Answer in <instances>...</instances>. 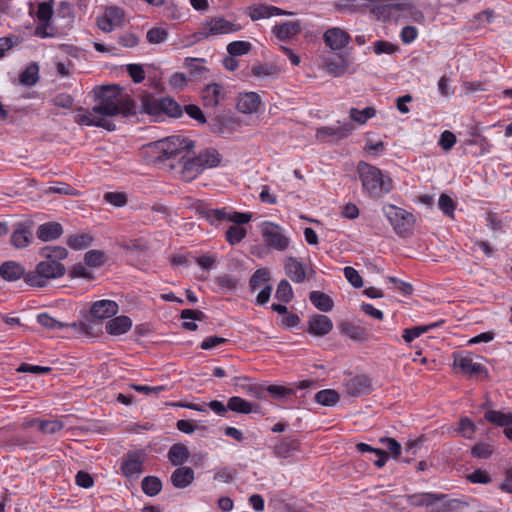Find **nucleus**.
Returning a JSON list of instances; mask_svg holds the SVG:
<instances>
[{
	"instance_id": "nucleus-51",
	"label": "nucleus",
	"mask_w": 512,
	"mask_h": 512,
	"mask_svg": "<svg viewBox=\"0 0 512 512\" xmlns=\"http://www.w3.org/2000/svg\"><path fill=\"white\" fill-rule=\"evenodd\" d=\"M161 103V116L163 114L169 117H179L182 115L181 106L171 98H162L160 99Z\"/></svg>"
},
{
	"instance_id": "nucleus-43",
	"label": "nucleus",
	"mask_w": 512,
	"mask_h": 512,
	"mask_svg": "<svg viewBox=\"0 0 512 512\" xmlns=\"http://www.w3.org/2000/svg\"><path fill=\"white\" fill-rule=\"evenodd\" d=\"M442 497L443 496H438L433 493H419V494L409 495L407 497V501L410 505L416 506V507L429 506Z\"/></svg>"
},
{
	"instance_id": "nucleus-37",
	"label": "nucleus",
	"mask_w": 512,
	"mask_h": 512,
	"mask_svg": "<svg viewBox=\"0 0 512 512\" xmlns=\"http://www.w3.org/2000/svg\"><path fill=\"white\" fill-rule=\"evenodd\" d=\"M203 170L204 169L200 164V161L198 162L197 156L194 158H189L183 163L182 177L186 181H190L199 175Z\"/></svg>"
},
{
	"instance_id": "nucleus-59",
	"label": "nucleus",
	"mask_w": 512,
	"mask_h": 512,
	"mask_svg": "<svg viewBox=\"0 0 512 512\" xmlns=\"http://www.w3.org/2000/svg\"><path fill=\"white\" fill-rule=\"evenodd\" d=\"M85 263L90 267H99L104 264L106 256L100 250H90L84 256Z\"/></svg>"
},
{
	"instance_id": "nucleus-6",
	"label": "nucleus",
	"mask_w": 512,
	"mask_h": 512,
	"mask_svg": "<svg viewBox=\"0 0 512 512\" xmlns=\"http://www.w3.org/2000/svg\"><path fill=\"white\" fill-rule=\"evenodd\" d=\"M261 234L265 245L272 250L285 251L290 245V239L285 235L284 229L273 222L265 221L261 224Z\"/></svg>"
},
{
	"instance_id": "nucleus-63",
	"label": "nucleus",
	"mask_w": 512,
	"mask_h": 512,
	"mask_svg": "<svg viewBox=\"0 0 512 512\" xmlns=\"http://www.w3.org/2000/svg\"><path fill=\"white\" fill-rule=\"evenodd\" d=\"M64 425L58 420H46L39 422V430L45 434H55L63 429Z\"/></svg>"
},
{
	"instance_id": "nucleus-32",
	"label": "nucleus",
	"mask_w": 512,
	"mask_h": 512,
	"mask_svg": "<svg viewBox=\"0 0 512 512\" xmlns=\"http://www.w3.org/2000/svg\"><path fill=\"white\" fill-rule=\"evenodd\" d=\"M309 299L311 303L322 312H329L334 306L332 298L321 291H312L309 295Z\"/></svg>"
},
{
	"instance_id": "nucleus-36",
	"label": "nucleus",
	"mask_w": 512,
	"mask_h": 512,
	"mask_svg": "<svg viewBox=\"0 0 512 512\" xmlns=\"http://www.w3.org/2000/svg\"><path fill=\"white\" fill-rule=\"evenodd\" d=\"M340 330L351 340L363 341L367 339L366 329L360 325H355L350 322H344L340 325Z\"/></svg>"
},
{
	"instance_id": "nucleus-11",
	"label": "nucleus",
	"mask_w": 512,
	"mask_h": 512,
	"mask_svg": "<svg viewBox=\"0 0 512 512\" xmlns=\"http://www.w3.org/2000/svg\"><path fill=\"white\" fill-rule=\"evenodd\" d=\"M145 454L142 451H130L122 460L121 471L127 478H139L143 472Z\"/></svg>"
},
{
	"instance_id": "nucleus-16",
	"label": "nucleus",
	"mask_w": 512,
	"mask_h": 512,
	"mask_svg": "<svg viewBox=\"0 0 512 512\" xmlns=\"http://www.w3.org/2000/svg\"><path fill=\"white\" fill-rule=\"evenodd\" d=\"M454 367L461 370L465 374H476L483 370V366L480 363L474 362L471 353H458L454 354Z\"/></svg>"
},
{
	"instance_id": "nucleus-46",
	"label": "nucleus",
	"mask_w": 512,
	"mask_h": 512,
	"mask_svg": "<svg viewBox=\"0 0 512 512\" xmlns=\"http://www.w3.org/2000/svg\"><path fill=\"white\" fill-rule=\"evenodd\" d=\"M141 487L146 495L153 497L160 493L162 482L156 476H146L142 480Z\"/></svg>"
},
{
	"instance_id": "nucleus-56",
	"label": "nucleus",
	"mask_w": 512,
	"mask_h": 512,
	"mask_svg": "<svg viewBox=\"0 0 512 512\" xmlns=\"http://www.w3.org/2000/svg\"><path fill=\"white\" fill-rule=\"evenodd\" d=\"M275 297L284 303H288L292 300L293 290L290 283L287 280L283 279L279 282L276 289Z\"/></svg>"
},
{
	"instance_id": "nucleus-5",
	"label": "nucleus",
	"mask_w": 512,
	"mask_h": 512,
	"mask_svg": "<svg viewBox=\"0 0 512 512\" xmlns=\"http://www.w3.org/2000/svg\"><path fill=\"white\" fill-rule=\"evenodd\" d=\"M159 148V161H166L171 159L184 160L186 156L194 148V143L182 136H171L162 140L158 144Z\"/></svg>"
},
{
	"instance_id": "nucleus-14",
	"label": "nucleus",
	"mask_w": 512,
	"mask_h": 512,
	"mask_svg": "<svg viewBox=\"0 0 512 512\" xmlns=\"http://www.w3.org/2000/svg\"><path fill=\"white\" fill-rule=\"evenodd\" d=\"M323 39H324L325 44L332 51H338L348 45V43L351 40V37L345 30H343L339 27H333V28L328 29L324 33Z\"/></svg>"
},
{
	"instance_id": "nucleus-48",
	"label": "nucleus",
	"mask_w": 512,
	"mask_h": 512,
	"mask_svg": "<svg viewBox=\"0 0 512 512\" xmlns=\"http://www.w3.org/2000/svg\"><path fill=\"white\" fill-rule=\"evenodd\" d=\"M204 59L200 58H186L184 61V67L188 70L192 77H201L207 68L203 65Z\"/></svg>"
},
{
	"instance_id": "nucleus-44",
	"label": "nucleus",
	"mask_w": 512,
	"mask_h": 512,
	"mask_svg": "<svg viewBox=\"0 0 512 512\" xmlns=\"http://www.w3.org/2000/svg\"><path fill=\"white\" fill-rule=\"evenodd\" d=\"M376 115V109L374 107H366L362 110L357 108H351L349 110V117L352 121L359 125H364L366 122Z\"/></svg>"
},
{
	"instance_id": "nucleus-30",
	"label": "nucleus",
	"mask_w": 512,
	"mask_h": 512,
	"mask_svg": "<svg viewBox=\"0 0 512 512\" xmlns=\"http://www.w3.org/2000/svg\"><path fill=\"white\" fill-rule=\"evenodd\" d=\"M324 66L330 75L340 77L346 73L349 63L345 57H340L339 59L327 58Z\"/></svg>"
},
{
	"instance_id": "nucleus-20",
	"label": "nucleus",
	"mask_w": 512,
	"mask_h": 512,
	"mask_svg": "<svg viewBox=\"0 0 512 512\" xmlns=\"http://www.w3.org/2000/svg\"><path fill=\"white\" fill-rule=\"evenodd\" d=\"M194 470L187 466L176 468L171 474V483L175 488L184 489L194 481Z\"/></svg>"
},
{
	"instance_id": "nucleus-17",
	"label": "nucleus",
	"mask_w": 512,
	"mask_h": 512,
	"mask_svg": "<svg viewBox=\"0 0 512 512\" xmlns=\"http://www.w3.org/2000/svg\"><path fill=\"white\" fill-rule=\"evenodd\" d=\"M308 331L315 336L327 335L333 328L329 317L322 314L312 315L308 320Z\"/></svg>"
},
{
	"instance_id": "nucleus-8",
	"label": "nucleus",
	"mask_w": 512,
	"mask_h": 512,
	"mask_svg": "<svg viewBox=\"0 0 512 512\" xmlns=\"http://www.w3.org/2000/svg\"><path fill=\"white\" fill-rule=\"evenodd\" d=\"M373 3L371 11L380 20L398 19L401 17V10L410 8L409 1L401 0H369Z\"/></svg>"
},
{
	"instance_id": "nucleus-4",
	"label": "nucleus",
	"mask_w": 512,
	"mask_h": 512,
	"mask_svg": "<svg viewBox=\"0 0 512 512\" xmlns=\"http://www.w3.org/2000/svg\"><path fill=\"white\" fill-rule=\"evenodd\" d=\"M66 273L65 266L62 263L43 260L36 265L35 270L30 271L25 276V282L32 287H44L48 280L57 279Z\"/></svg>"
},
{
	"instance_id": "nucleus-18",
	"label": "nucleus",
	"mask_w": 512,
	"mask_h": 512,
	"mask_svg": "<svg viewBox=\"0 0 512 512\" xmlns=\"http://www.w3.org/2000/svg\"><path fill=\"white\" fill-rule=\"evenodd\" d=\"M248 15L252 20H260L269 18L272 16L278 15H292V12H286L278 7L267 5V4H259L255 6H251L248 8Z\"/></svg>"
},
{
	"instance_id": "nucleus-50",
	"label": "nucleus",
	"mask_w": 512,
	"mask_h": 512,
	"mask_svg": "<svg viewBox=\"0 0 512 512\" xmlns=\"http://www.w3.org/2000/svg\"><path fill=\"white\" fill-rule=\"evenodd\" d=\"M93 238L89 234H74L69 236L67 244L74 250H83L92 244Z\"/></svg>"
},
{
	"instance_id": "nucleus-29",
	"label": "nucleus",
	"mask_w": 512,
	"mask_h": 512,
	"mask_svg": "<svg viewBox=\"0 0 512 512\" xmlns=\"http://www.w3.org/2000/svg\"><path fill=\"white\" fill-rule=\"evenodd\" d=\"M32 238L30 229L21 224L11 234L10 242L15 248L22 249L31 243Z\"/></svg>"
},
{
	"instance_id": "nucleus-9",
	"label": "nucleus",
	"mask_w": 512,
	"mask_h": 512,
	"mask_svg": "<svg viewBox=\"0 0 512 512\" xmlns=\"http://www.w3.org/2000/svg\"><path fill=\"white\" fill-rule=\"evenodd\" d=\"M124 23L125 13L121 8L116 6L107 7L103 15L97 18L98 28L105 33L122 28Z\"/></svg>"
},
{
	"instance_id": "nucleus-61",
	"label": "nucleus",
	"mask_w": 512,
	"mask_h": 512,
	"mask_svg": "<svg viewBox=\"0 0 512 512\" xmlns=\"http://www.w3.org/2000/svg\"><path fill=\"white\" fill-rule=\"evenodd\" d=\"M268 392L276 399L290 397L294 394L293 389L285 386L270 385L265 387V393Z\"/></svg>"
},
{
	"instance_id": "nucleus-10",
	"label": "nucleus",
	"mask_w": 512,
	"mask_h": 512,
	"mask_svg": "<svg viewBox=\"0 0 512 512\" xmlns=\"http://www.w3.org/2000/svg\"><path fill=\"white\" fill-rule=\"evenodd\" d=\"M354 130V126L347 122L337 126H324L316 131V139L320 142L339 141L347 138Z\"/></svg>"
},
{
	"instance_id": "nucleus-22",
	"label": "nucleus",
	"mask_w": 512,
	"mask_h": 512,
	"mask_svg": "<svg viewBox=\"0 0 512 512\" xmlns=\"http://www.w3.org/2000/svg\"><path fill=\"white\" fill-rule=\"evenodd\" d=\"M260 103L261 100L257 93L247 92L239 96L237 101V109L241 113L252 114L258 110Z\"/></svg>"
},
{
	"instance_id": "nucleus-64",
	"label": "nucleus",
	"mask_w": 512,
	"mask_h": 512,
	"mask_svg": "<svg viewBox=\"0 0 512 512\" xmlns=\"http://www.w3.org/2000/svg\"><path fill=\"white\" fill-rule=\"evenodd\" d=\"M104 200L115 207H123L127 204L126 194L122 192H107L104 194Z\"/></svg>"
},
{
	"instance_id": "nucleus-15",
	"label": "nucleus",
	"mask_w": 512,
	"mask_h": 512,
	"mask_svg": "<svg viewBox=\"0 0 512 512\" xmlns=\"http://www.w3.org/2000/svg\"><path fill=\"white\" fill-rule=\"evenodd\" d=\"M119 311V305L113 300L95 301L91 308L90 314L94 319L104 320L115 316Z\"/></svg>"
},
{
	"instance_id": "nucleus-55",
	"label": "nucleus",
	"mask_w": 512,
	"mask_h": 512,
	"mask_svg": "<svg viewBox=\"0 0 512 512\" xmlns=\"http://www.w3.org/2000/svg\"><path fill=\"white\" fill-rule=\"evenodd\" d=\"M247 234L245 228L238 225H232L226 231V240L230 245H235L241 242Z\"/></svg>"
},
{
	"instance_id": "nucleus-57",
	"label": "nucleus",
	"mask_w": 512,
	"mask_h": 512,
	"mask_svg": "<svg viewBox=\"0 0 512 512\" xmlns=\"http://www.w3.org/2000/svg\"><path fill=\"white\" fill-rule=\"evenodd\" d=\"M168 31L162 27H153L147 31L146 39L150 44H161L166 41Z\"/></svg>"
},
{
	"instance_id": "nucleus-27",
	"label": "nucleus",
	"mask_w": 512,
	"mask_h": 512,
	"mask_svg": "<svg viewBox=\"0 0 512 512\" xmlns=\"http://www.w3.org/2000/svg\"><path fill=\"white\" fill-rule=\"evenodd\" d=\"M234 386L257 399H264L266 397L265 387L260 384L251 383L248 377L235 378Z\"/></svg>"
},
{
	"instance_id": "nucleus-12",
	"label": "nucleus",
	"mask_w": 512,
	"mask_h": 512,
	"mask_svg": "<svg viewBox=\"0 0 512 512\" xmlns=\"http://www.w3.org/2000/svg\"><path fill=\"white\" fill-rule=\"evenodd\" d=\"M75 122L86 126H95L107 129L108 131L115 130V125L108 119L104 118L99 112L91 110H85L79 108L75 115Z\"/></svg>"
},
{
	"instance_id": "nucleus-3",
	"label": "nucleus",
	"mask_w": 512,
	"mask_h": 512,
	"mask_svg": "<svg viewBox=\"0 0 512 512\" xmlns=\"http://www.w3.org/2000/svg\"><path fill=\"white\" fill-rule=\"evenodd\" d=\"M240 29V25L228 21L224 17H214L209 21H206L199 31L188 36L187 41L182 42V46L188 47L209 37L234 33Z\"/></svg>"
},
{
	"instance_id": "nucleus-23",
	"label": "nucleus",
	"mask_w": 512,
	"mask_h": 512,
	"mask_svg": "<svg viewBox=\"0 0 512 512\" xmlns=\"http://www.w3.org/2000/svg\"><path fill=\"white\" fill-rule=\"evenodd\" d=\"M299 448L300 443L296 438L285 437L274 446L273 452L276 457L288 458L294 456Z\"/></svg>"
},
{
	"instance_id": "nucleus-62",
	"label": "nucleus",
	"mask_w": 512,
	"mask_h": 512,
	"mask_svg": "<svg viewBox=\"0 0 512 512\" xmlns=\"http://www.w3.org/2000/svg\"><path fill=\"white\" fill-rule=\"evenodd\" d=\"M475 424L467 417H463L459 421L458 433L465 438H472L475 433Z\"/></svg>"
},
{
	"instance_id": "nucleus-47",
	"label": "nucleus",
	"mask_w": 512,
	"mask_h": 512,
	"mask_svg": "<svg viewBox=\"0 0 512 512\" xmlns=\"http://www.w3.org/2000/svg\"><path fill=\"white\" fill-rule=\"evenodd\" d=\"M97 324L90 319H85L79 322H73L69 324V327L75 329L78 333L83 334L85 336L94 337L98 334V330L96 329Z\"/></svg>"
},
{
	"instance_id": "nucleus-28",
	"label": "nucleus",
	"mask_w": 512,
	"mask_h": 512,
	"mask_svg": "<svg viewBox=\"0 0 512 512\" xmlns=\"http://www.w3.org/2000/svg\"><path fill=\"white\" fill-rule=\"evenodd\" d=\"M167 457L172 465L180 467L190 457V451L186 445L176 443L170 447Z\"/></svg>"
},
{
	"instance_id": "nucleus-35",
	"label": "nucleus",
	"mask_w": 512,
	"mask_h": 512,
	"mask_svg": "<svg viewBox=\"0 0 512 512\" xmlns=\"http://www.w3.org/2000/svg\"><path fill=\"white\" fill-rule=\"evenodd\" d=\"M142 112L152 116L155 121L161 117L160 99H156L150 95L144 96L141 100Z\"/></svg>"
},
{
	"instance_id": "nucleus-25",
	"label": "nucleus",
	"mask_w": 512,
	"mask_h": 512,
	"mask_svg": "<svg viewBox=\"0 0 512 512\" xmlns=\"http://www.w3.org/2000/svg\"><path fill=\"white\" fill-rule=\"evenodd\" d=\"M224 95L223 87L216 83L207 85L202 91V99L206 107H216Z\"/></svg>"
},
{
	"instance_id": "nucleus-41",
	"label": "nucleus",
	"mask_w": 512,
	"mask_h": 512,
	"mask_svg": "<svg viewBox=\"0 0 512 512\" xmlns=\"http://www.w3.org/2000/svg\"><path fill=\"white\" fill-rule=\"evenodd\" d=\"M198 162L202 165L203 169L214 168L221 162V156L215 149H208L200 153L198 156Z\"/></svg>"
},
{
	"instance_id": "nucleus-34",
	"label": "nucleus",
	"mask_w": 512,
	"mask_h": 512,
	"mask_svg": "<svg viewBox=\"0 0 512 512\" xmlns=\"http://www.w3.org/2000/svg\"><path fill=\"white\" fill-rule=\"evenodd\" d=\"M200 216L206 219L210 224H216L221 221H228V213L225 208L211 209L207 207H200L198 209Z\"/></svg>"
},
{
	"instance_id": "nucleus-42",
	"label": "nucleus",
	"mask_w": 512,
	"mask_h": 512,
	"mask_svg": "<svg viewBox=\"0 0 512 512\" xmlns=\"http://www.w3.org/2000/svg\"><path fill=\"white\" fill-rule=\"evenodd\" d=\"M484 418L488 422L493 423L500 427H508V426L512 425V414H510V413L506 414L501 411L488 410L485 413Z\"/></svg>"
},
{
	"instance_id": "nucleus-33",
	"label": "nucleus",
	"mask_w": 512,
	"mask_h": 512,
	"mask_svg": "<svg viewBox=\"0 0 512 512\" xmlns=\"http://www.w3.org/2000/svg\"><path fill=\"white\" fill-rule=\"evenodd\" d=\"M200 216L206 219L210 224H216L221 221H228V213L225 208L211 209L207 207H200L198 209Z\"/></svg>"
},
{
	"instance_id": "nucleus-13",
	"label": "nucleus",
	"mask_w": 512,
	"mask_h": 512,
	"mask_svg": "<svg viewBox=\"0 0 512 512\" xmlns=\"http://www.w3.org/2000/svg\"><path fill=\"white\" fill-rule=\"evenodd\" d=\"M346 392L353 397H359L371 392L372 381L364 374L349 376L344 380Z\"/></svg>"
},
{
	"instance_id": "nucleus-53",
	"label": "nucleus",
	"mask_w": 512,
	"mask_h": 512,
	"mask_svg": "<svg viewBox=\"0 0 512 512\" xmlns=\"http://www.w3.org/2000/svg\"><path fill=\"white\" fill-rule=\"evenodd\" d=\"M53 4L54 0H50L48 2H41L38 4V8L36 11V18L39 22L48 23L51 21L53 16Z\"/></svg>"
},
{
	"instance_id": "nucleus-54",
	"label": "nucleus",
	"mask_w": 512,
	"mask_h": 512,
	"mask_svg": "<svg viewBox=\"0 0 512 512\" xmlns=\"http://www.w3.org/2000/svg\"><path fill=\"white\" fill-rule=\"evenodd\" d=\"M270 279V272L266 268L257 269L252 277L250 278V289L255 291L260 288L262 285L267 283Z\"/></svg>"
},
{
	"instance_id": "nucleus-1",
	"label": "nucleus",
	"mask_w": 512,
	"mask_h": 512,
	"mask_svg": "<svg viewBox=\"0 0 512 512\" xmlns=\"http://www.w3.org/2000/svg\"><path fill=\"white\" fill-rule=\"evenodd\" d=\"M97 97L99 103L93 107V111L99 112L104 118L116 115L127 117L134 114L133 100L122 95L116 85L102 86Z\"/></svg>"
},
{
	"instance_id": "nucleus-19",
	"label": "nucleus",
	"mask_w": 512,
	"mask_h": 512,
	"mask_svg": "<svg viewBox=\"0 0 512 512\" xmlns=\"http://www.w3.org/2000/svg\"><path fill=\"white\" fill-rule=\"evenodd\" d=\"M132 325L133 322L130 317L121 315L109 320L105 325V329L112 336H120L130 331Z\"/></svg>"
},
{
	"instance_id": "nucleus-52",
	"label": "nucleus",
	"mask_w": 512,
	"mask_h": 512,
	"mask_svg": "<svg viewBox=\"0 0 512 512\" xmlns=\"http://www.w3.org/2000/svg\"><path fill=\"white\" fill-rule=\"evenodd\" d=\"M37 322L48 330H59L65 327H69L68 323L61 322L48 313H41L37 316Z\"/></svg>"
},
{
	"instance_id": "nucleus-49",
	"label": "nucleus",
	"mask_w": 512,
	"mask_h": 512,
	"mask_svg": "<svg viewBox=\"0 0 512 512\" xmlns=\"http://www.w3.org/2000/svg\"><path fill=\"white\" fill-rule=\"evenodd\" d=\"M315 401L323 406H334L339 401V394L332 389H324L315 394Z\"/></svg>"
},
{
	"instance_id": "nucleus-38",
	"label": "nucleus",
	"mask_w": 512,
	"mask_h": 512,
	"mask_svg": "<svg viewBox=\"0 0 512 512\" xmlns=\"http://www.w3.org/2000/svg\"><path fill=\"white\" fill-rule=\"evenodd\" d=\"M444 321L441 320L439 322H435V323H432V324H429V325H421V326H414L412 328H407L403 331V339L405 342L407 343H410L412 342L414 339L418 338L419 336H421L423 333H426L428 332L429 330L433 329V328H436L438 327L439 325H441Z\"/></svg>"
},
{
	"instance_id": "nucleus-7",
	"label": "nucleus",
	"mask_w": 512,
	"mask_h": 512,
	"mask_svg": "<svg viewBox=\"0 0 512 512\" xmlns=\"http://www.w3.org/2000/svg\"><path fill=\"white\" fill-rule=\"evenodd\" d=\"M384 213L398 235L407 236L411 233L414 224V216L411 213L394 205L385 206Z\"/></svg>"
},
{
	"instance_id": "nucleus-40",
	"label": "nucleus",
	"mask_w": 512,
	"mask_h": 512,
	"mask_svg": "<svg viewBox=\"0 0 512 512\" xmlns=\"http://www.w3.org/2000/svg\"><path fill=\"white\" fill-rule=\"evenodd\" d=\"M300 31V26L297 22H285L281 25H276L273 29L276 37L280 40L288 39Z\"/></svg>"
},
{
	"instance_id": "nucleus-21",
	"label": "nucleus",
	"mask_w": 512,
	"mask_h": 512,
	"mask_svg": "<svg viewBox=\"0 0 512 512\" xmlns=\"http://www.w3.org/2000/svg\"><path fill=\"white\" fill-rule=\"evenodd\" d=\"M286 275L295 283H302L306 279V270L302 263L294 257H287L284 261Z\"/></svg>"
},
{
	"instance_id": "nucleus-45",
	"label": "nucleus",
	"mask_w": 512,
	"mask_h": 512,
	"mask_svg": "<svg viewBox=\"0 0 512 512\" xmlns=\"http://www.w3.org/2000/svg\"><path fill=\"white\" fill-rule=\"evenodd\" d=\"M228 408L233 412L241 414H249L254 411L252 403L238 396H233L228 400Z\"/></svg>"
},
{
	"instance_id": "nucleus-31",
	"label": "nucleus",
	"mask_w": 512,
	"mask_h": 512,
	"mask_svg": "<svg viewBox=\"0 0 512 512\" xmlns=\"http://www.w3.org/2000/svg\"><path fill=\"white\" fill-rule=\"evenodd\" d=\"M39 255L47 261L60 263L67 257L68 251L62 246H45L40 249Z\"/></svg>"
},
{
	"instance_id": "nucleus-58",
	"label": "nucleus",
	"mask_w": 512,
	"mask_h": 512,
	"mask_svg": "<svg viewBox=\"0 0 512 512\" xmlns=\"http://www.w3.org/2000/svg\"><path fill=\"white\" fill-rule=\"evenodd\" d=\"M251 43L247 41H234L227 45V51L231 56H241L251 50Z\"/></svg>"
},
{
	"instance_id": "nucleus-60",
	"label": "nucleus",
	"mask_w": 512,
	"mask_h": 512,
	"mask_svg": "<svg viewBox=\"0 0 512 512\" xmlns=\"http://www.w3.org/2000/svg\"><path fill=\"white\" fill-rule=\"evenodd\" d=\"M439 209L448 217H454L455 202L447 194H441L438 201Z\"/></svg>"
},
{
	"instance_id": "nucleus-24",
	"label": "nucleus",
	"mask_w": 512,
	"mask_h": 512,
	"mask_svg": "<svg viewBox=\"0 0 512 512\" xmlns=\"http://www.w3.org/2000/svg\"><path fill=\"white\" fill-rule=\"evenodd\" d=\"M26 274L25 268L16 261H6L0 266V275L6 281H17Z\"/></svg>"
},
{
	"instance_id": "nucleus-39",
	"label": "nucleus",
	"mask_w": 512,
	"mask_h": 512,
	"mask_svg": "<svg viewBox=\"0 0 512 512\" xmlns=\"http://www.w3.org/2000/svg\"><path fill=\"white\" fill-rule=\"evenodd\" d=\"M39 81V66L33 62L20 74L19 82L24 86H33Z\"/></svg>"
},
{
	"instance_id": "nucleus-2",
	"label": "nucleus",
	"mask_w": 512,
	"mask_h": 512,
	"mask_svg": "<svg viewBox=\"0 0 512 512\" xmlns=\"http://www.w3.org/2000/svg\"><path fill=\"white\" fill-rule=\"evenodd\" d=\"M357 171L363 189L368 192L371 197H380L382 194L391 191V178L383 174L377 167L360 161L357 165Z\"/></svg>"
},
{
	"instance_id": "nucleus-26",
	"label": "nucleus",
	"mask_w": 512,
	"mask_h": 512,
	"mask_svg": "<svg viewBox=\"0 0 512 512\" xmlns=\"http://www.w3.org/2000/svg\"><path fill=\"white\" fill-rule=\"evenodd\" d=\"M63 233V227L57 222H47L41 224L37 231V237L42 241H52L58 239Z\"/></svg>"
}]
</instances>
